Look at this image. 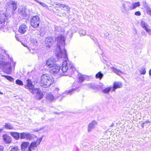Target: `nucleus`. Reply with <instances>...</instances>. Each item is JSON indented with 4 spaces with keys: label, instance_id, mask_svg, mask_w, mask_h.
<instances>
[{
    "label": "nucleus",
    "instance_id": "f257e3e1",
    "mask_svg": "<svg viewBox=\"0 0 151 151\" xmlns=\"http://www.w3.org/2000/svg\"><path fill=\"white\" fill-rule=\"evenodd\" d=\"M55 40L58 43L56 50V56L58 59H63V60L62 66L61 70L64 73L65 76H69L71 77V75L74 73L76 70V69L73 64L70 61L67 57V54L66 50L64 48L61 49L64 47L65 44V38L64 36L61 34L58 35L57 37H56Z\"/></svg>",
    "mask_w": 151,
    "mask_h": 151
},
{
    "label": "nucleus",
    "instance_id": "f03ea898",
    "mask_svg": "<svg viewBox=\"0 0 151 151\" xmlns=\"http://www.w3.org/2000/svg\"><path fill=\"white\" fill-rule=\"evenodd\" d=\"M26 84L24 85V88L28 89L29 91L34 94L35 93H36V99L37 100L41 99L43 97V93L41 92L39 88H35L34 86L30 79H28L26 81Z\"/></svg>",
    "mask_w": 151,
    "mask_h": 151
},
{
    "label": "nucleus",
    "instance_id": "7ed1b4c3",
    "mask_svg": "<svg viewBox=\"0 0 151 151\" xmlns=\"http://www.w3.org/2000/svg\"><path fill=\"white\" fill-rule=\"evenodd\" d=\"M54 82L53 78L50 75L45 73L43 74L40 78V85L46 88L49 87Z\"/></svg>",
    "mask_w": 151,
    "mask_h": 151
},
{
    "label": "nucleus",
    "instance_id": "20e7f679",
    "mask_svg": "<svg viewBox=\"0 0 151 151\" xmlns=\"http://www.w3.org/2000/svg\"><path fill=\"white\" fill-rule=\"evenodd\" d=\"M42 137H40L37 139L36 142H32L28 148L29 145L28 142H22L21 145L22 150L23 151H32L34 150L35 148L39 145L42 140Z\"/></svg>",
    "mask_w": 151,
    "mask_h": 151
},
{
    "label": "nucleus",
    "instance_id": "39448f33",
    "mask_svg": "<svg viewBox=\"0 0 151 151\" xmlns=\"http://www.w3.org/2000/svg\"><path fill=\"white\" fill-rule=\"evenodd\" d=\"M131 5V2L129 1H125L122 4L120 8L122 12L124 14L128 13L129 10H130V6Z\"/></svg>",
    "mask_w": 151,
    "mask_h": 151
},
{
    "label": "nucleus",
    "instance_id": "423d86ee",
    "mask_svg": "<svg viewBox=\"0 0 151 151\" xmlns=\"http://www.w3.org/2000/svg\"><path fill=\"white\" fill-rule=\"evenodd\" d=\"M40 20L39 16H33L31 19V24L32 26L34 28H37L39 26Z\"/></svg>",
    "mask_w": 151,
    "mask_h": 151
},
{
    "label": "nucleus",
    "instance_id": "0eeeda50",
    "mask_svg": "<svg viewBox=\"0 0 151 151\" xmlns=\"http://www.w3.org/2000/svg\"><path fill=\"white\" fill-rule=\"evenodd\" d=\"M8 15L6 14H0V29L3 28L6 25V23Z\"/></svg>",
    "mask_w": 151,
    "mask_h": 151
},
{
    "label": "nucleus",
    "instance_id": "6e6552de",
    "mask_svg": "<svg viewBox=\"0 0 151 151\" xmlns=\"http://www.w3.org/2000/svg\"><path fill=\"white\" fill-rule=\"evenodd\" d=\"M4 57L0 53V64H3V66L6 69L10 70H12V66L11 63L9 62H5L4 61Z\"/></svg>",
    "mask_w": 151,
    "mask_h": 151
},
{
    "label": "nucleus",
    "instance_id": "1a4fd4ad",
    "mask_svg": "<svg viewBox=\"0 0 151 151\" xmlns=\"http://www.w3.org/2000/svg\"><path fill=\"white\" fill-rule=\"evenodd\" d=\"M81 86V85L79 83V82H75L73 84L72 89L68 91H66V92L68 94H71L74 93L76 90H78Z\"/></svg>",
    "mask_w": 151,
    "mask_h": 151
},
{
    "label": "nucleus",
    "instance_id": "9d476101",
    "mask_svg": "<svg viewBox=\"0 0 151 151\" xmlns=\"http://www.w3.org/2000/svg\"><path fill=\"white\" fill-rule=\"evenodd\" d=\"M56 64H57L56 63L55 59L52 57L47 60L45 66L50 69Z\"/></svg>",
    "mask_w": 151,
    "mask_h": 151
},
{
    "label": "nucleus",
    "instance_id": "9b49d317",
    "mask_svg": "<svg viewBox=\"0 0 151 151\" xmlns=\"http://www.w3.org/2000/svg\"><path fill=\"white\" fill-rule=\"evenodd\" d=\"M54 41L52 37L48 36L47 37L45 40L46 46L48 48H50L52 46Z\"/></svg>",
    "mask_w": 151,
    "mask_h": 151
},
{
    "label": "nucleus",
    "instance_id": "f8f14e48",
    "mask_svg": "<svg viewBox=\"0 0 151 151\" xmlns=\"http://www.w3.org/2000/svg\"><path fill=\"white\" fill-rule=\"evenodd\" d=\"M50 69V71L51 73L53 75H56L58 74L60 69V66L57 64Z\"/></svg>",
    "mask_w": 151,
    "mask_h": 151
},
{
    "label": "nucleus",
    "instance_id": "ddd939ff",
    "mask_svg": "<svg viewBox=\"0 0 151 151\" xmlns=\"http://www.w3.org/2000/svg\"><path fill=\"white\" fill-rule=\"evenodd\" d=\"M7 5L8 7H7L9 10L13 9V10H15L17 8L16 4L14 1H10L8 2Z\"/></svg>",
    "mask_w": 151,
    "mask_h": 151
},
{
    "label": "nucleus",
    "instance_id": "4468645a",
    "mask_svg": "<svg viewBox=\"0 0 151 151\" xmlns=\"http://www.w3.org/2000/svg\"><path fill=\"white\" fill-rule=\"evenodd\" d=\"M32 138V136L29 133L25 132L20 133V138L21 139H26L27 140H30Z\"/></svg>",
    "mask_w": 151,
    "mask_h": 151
},
{
    "label": "nucleus",
    "instance_id": "2eb2a0df",
    "mask_svg": "<svg viewBox=\"0 0 151 151\" xmlns=\"http://www.w3.org/2000/svg\"><path fill=\"white\" fill-rule=\"evenodd\" d=\"M28 28L26 25L23 24L19 27L18 31L21 34H24L28 30Z\"/></svg>",
    "mask_w": 151,
    "mask_h": 151
},
{
    "label": "nucleus",
    "instance_id": "dca6fc26",
    "mask_svg": "<svg viewBox=\"0 0 151 151\" xmlns=\"http://www.w3.org/2000/svg\"><path fill=\"white\" fill-rule=\"evenodd\" d=\"M26 10L25 7H21L18 9V12L22 17H25L27 16Z\"/></svg>",
    "mask_w": 151,
    "mask_h": 151
},
{
    "label": "nucleus",
    "instance_id": "f3484780",
    "mask_svg": "<svg viewBox=\"0 0 151 151\" xmlns=\"http://www.w3.org/2000/svg\"><path fill=\"white\" fill-rule=\"evenodd\" d=\"M97 125L96 122L95 121H93L88 125V131L90 132Z\"/></svg>",
    "mask_w": 151,
    "mask_h": 151
},
{
    "label": "nucleus",
    "instance_id": "a211bd4d",
    "mask_svg": "<svg viewBox=\"0 0 151 151\" xmlns=\"http://www.w3.org/2000/svg\"><path fill=\"white\" fill-rule=\"evenodd\" d=\"M78 82L81 84L83 83L84 80H85L87 78V76L85 75H82L81 74H79L78 75Z\"/></svg>",
    "mask_w": 151,
    "mask_h": 151
},
{
    "label": "nucleus",
    "instance_id": "6ab92c4d",
    "mask_svg": "<svg viewBox=\"0 0 151 151\" xmlns=\"http://www.w3.org/2000/svg\"><path fill=\"white\" fill-rule=\"evenodd\" d=\"M4 141L6 143H10L11 142L12 139L11 137L7 134L4 135L3 136Z\"/></svg>",
    "mask_w": 151,
    "mask_h": 151
},
{
    "label": "nucleus",
    "instance_id": "aec40b11",
    "mask_svg": "<svg viewBox=\"0 0 151 151\" xmlns=\"http://www.w3.org/2000/svg\"><path fill=\"white\" fill-rule=\"evenodd\" d=\"M122 83L120 82H116L114 83L113 86L112 87V91H115V89L117 88H119L122 87Z\"/></svg>",
    "mask_w": 151,
    "mask_h": 151
},
{
    "label": "nucleus",
    "instance_id": "412c9836",
    "mask_svg": "<svg viewBox=\"0 0 151 151\" xmlns=\"http://www.w3.org/2000/svg\"><path fill=\"white\" fill-rule=\"evenodd\" d=\"M140 5V3L139 2H137L135 3H133L132 4L131 3V5L130 6V10H132L137 7L139 6Z\"/></svg>",
    "mask_w": 151,
    "mask_h": 151
},
{
    "label": "nucleus",
    "instance_id": "4be33fe9",
    "mask_svg": "<svg viewBox=\"0 0 151 151\" xmlns=\"http://www.w3.org/2000/svg\"><path fill=\"white\" fill-rule=\"evenodd\" d=\"M46 99L47 101H51L55 99L54 96L51 93H49L46 96Z\"/></svg>",
    "mask_w": 151,
    "mask_h": 151
},
{
    "label": "nucleus",
    "instance_id": "5701e85b",
    "mask_svg": "<svg viewBox=\"0 0 151 151\" xmlns=\"http://www.w3.org/2000/svg\"><path fill=\"white\" fill-rule=\"evenodd\" d=\"M10 134L16 140L19 139L20 137L19 134L17 132H10Z\"/></svg>",
    "mask_w": 151,
    "mask_h": 151
},
{
    "label": "nucleus",
    "instance_id": "b1692460",
    "mask_svg": "<svg viewBox=\"0 0 151 151\" xmlns=\"http://www.w3.org/2000/svg\"><path fill=\"white\" fill-rule=\"evenodd\" d=\"M4 129L8 130L12 129L13 128V126L12 124L9 123H5V125L4 126Z\"/></svg>",
    "mask_w": 151,
    "mask_h": 151
},
{
    "label": "nucleus",
    "instance_id": "393cba45",
    "mask_svg": "<svg viewBox=\"0 0 151 151\" xmlns=\"http://www.w3.org/2000/svg\"><path fill=\"white\" fill-rule=\"evenodd\" d=\"M111 70L115 73L118 75H120L123 74V73L120 70H118L114 67H113L111 68Z\"/></svg>",
    "mask_w": 151,
    "mask_h": 151
},
{
    "label": "nucleus",
    "instance_id": "a878e982",
    "mask_svg": "<svg viewBox=\"0 0 151 151\" xmlns=\"http://www.w3.org/2000/svg\"><path fill=\"white\" fill-rule=\"evenodd\" d=\"M30 42L34 46H36L38 45L37 40L35 38H31Z\"/></svg>",
    "mask_w": 151,
    "mask_h": 151
},
{
    "label": "nucleus",
    "instance_id": "bb28decb",
    "mask_svg": "<svg viewBox=\"0 0 151 151\" xmlns=\"http://www.w3.org/2000/svg\"><path fill=\"white\" fill-rule=\"evenodd\" d=\"M34 1H36V2L40 4L43 7H44L46 9L50 10V9L47 6V5L45 3L42 2H41L37 0H34Z\"/></svg>",
    "mask_w": 151,
    "mask_h": 151
},
{
    "label": "nucleus",
    "instance_id": "cd10ccee",
    "mask_svg": "<svg viewBox=\"0 0 151 151\" xmlns=\"http://www.w3.org/2000/svg\"><path fill=\"white\" fill-rule=\"evenodd\" d=\"M140 25L145 30L147 27L148 24L145 21L142 20L140 22Z\"/></svg>",
    "mask_w": 151,
    "mask_h": 151
},
{
    "label": "nucleus",
    "instance_id": "c85d7f7f",
    "mask_svg": "<svg viewBox=\"0 0 151 151\" xmlns=\"http://www.w3.org/2000/svg\"><path fill=\"white\" fill-rule=\"evenodd\" d=\"M112 86H110L102 90V92L104 93H108L111 89H112Z\"/></svg>",
    "mask_w": 151,
    "mask_h": 151
},
{
    "label": "nucleus",
    "instance_id": "c756f323",
    "mask_svg": "<svg viewBox=\"0 0 151 151\" xmlns=\"http://www.w3.org/2000/svg\"><path fill=\"white\" fill-rule=\"evenodd\" d=\"M62 7L63 8V9L66 11L68 12H69L70 10V7L67 5H66L65 4H63V5H61Z\"/></svg>",
    "mask_w": 151,
    "mask_h": 151
},
{
    "label": "nucleus",
    "instance_id": "7c9ffc66",
    "mask_svg": "<svg viewBox=\"0 0 151 151\" xmlns=\"http://www.w3.org/2000/svg\"><path fill=\"white\" fill-rule=\"evenodd\" d=\"M103 76V74L100 71L96 75V77L97 78H99L101 80Z\"/></svg>",
    "mask_w": 151,
    "mask_h": 151
},
{
    "label": "nucleus",
    "instance_id": "2f4dec72",
    "mask_svg": "<svg viewBox=\"0 0 151 151\" xmlns=\"http://www.w3.org/2000/svg\"><path fill=\"white\" fill-rule=\"evenodd\" d=\"M145 8L146 9L147 14L151 16V8L148 6H146Z\"/></svg>",
    "mask_w": 151,
    "mask_h": 151
},
{
    "label": "nucleus",
    "instance_id": "473e14b6",
    "mask_svg": "<svg viewBox=\"0 0 151 151\" xmlns=\"http://www.w3.org/2000/svg\"><path fill=\"white\" fill-rule=\"evenodd\" d=\"M79 32L81 36H84L86 34V31L82 29H79Z\"/></svg>",
    "mask_w": 151,
    "mask_h": 151
},
{
    "label": "nucleus",
    "instance_id": "72a5a7b5",
    "mask_svg": "<svg viewBox=\"0 0 151 151\" xmlns=\"http://www.w3.org/2000/svg\"><path fill=\"white\" fill-rule=\"evenodd\" d=\"M2 76L4 77L6 79H7V80H8L9 81H12L14 80V79L12 77L10 76L5 75H3Z\"/></svg>",
    "mask_w": 151,
    "mask_h": 151
},
{
    "label": "nucleus",
    "instance_id": "f704fd0d",
    "mask_svg": "<svg viewBox=\"0 0 151 151\" xmlns=\"http://www.w3.org/2000/svg\"><path fill=\"white\" fill-rule=\"evenodd\" d=\"M15 82L16 84L19 85L21 86L23 85V83L22 81L19 79H18L17 80L15 81Z\"/></svg>",
    "mask_w": 151,
    "mask_h": 151
},
{
    "label": "nucleus",
    "instance_id": "c9c22d12",
    "mask_svg": "<svg viewBox=\"0 0 151 151\" xmlns=\"http://www.w3.org/2000/svg\"><path fill=\"white\" fill-rule=\"evenodd\" d=\"M139 72L141 74H145L146 73L145 68L144 67L142 68L139 70Z\"/></svg>",
    "mask_w": 151,
    "mask_h": 151
},
{
    "label": "nucleus",
    "instance_id": "e433bc0d",
    "mask_svg": "<svg viewBox=\"0 0 151 151\" xmlns=\"http://www.w3.org/2000/svg\"><path fill=\"white\" fill-rule=\"evenodd\" d=\"M109 35V33L106 32H105L103 34H101V36L102 37H106Z\"/></svg>",
    "mask_w": 151,
    "mask_h": 151
},
{
    "label": "nucleus",
    "instance_id": "4c0bfd02",
    "mask_svg": "<svg viewBox=\"0 0 151 151\" xmlns=\"http://www.w3.org/2000/svg\"><path fill=\"white\" fill-rule=\"evenodd\" d=\"M60 26H55V31L59 32L60 30Z\"/></svg>",
    "mask_w": 151,
    "mask_h": 151
},
{
    "label": "nucleus",
    "instance_id": "58836bf2",
    "mask_svg": "<svg viewBox=\"0 0 151 151\" xmlns=\"http://www.w3.org/2000/svg\"><path fill=\"white\" fill-rule=\"evenodd\" d=\"M149 35H151V29L147 28L145 29Z\"/></svg>",
    "mask_w": 151,
    "mask_h": 151
},
{
    "label": "nucleus",
    "instance_id": "ea45409f",
    "mask_svg": "<svg viewBox=\"0 0 151 151\" xmlns=\"http://www.w3.org/2000/svg\"><path fill=\"white\" fill-rule=\"evenodd\" d=\"M10 151H19V150L18 149L17 147H14L10 150Z\"/></svg>",
    "mask_w": 151,
    "mask_h": 151
},
{
    "label": "nucleus",
    "instance_id": "a19ab883",
    "mask_svg": "<svg viewBox=\"0 0 151 151\" xmlns=\"http://www.w3.org/2000/svg\"><path fill=\"white\" fill-rule=\"evenodd\" d=\"M63 5V4H60V3L56 4H55V6H56L55 7H60V8H62V6L61 5Z\"/></svg>",
    "mask_w": 151,
    "mask_h": 151
},
{
    "label": "nucleus",
    "instance_id": "79ce46f5",
    "mask_svg": "<svg viewBox=\"0 0 151 151\" xmlns=\"http://www.w3.org/2000/svg\"><path fill=\"white\" fill-rule=\"evenodd\" d=\"M134 14L135 15L137 16H140L141 14V13L139 11H137L135 12Z\"/></svg>",
    "mask_w": 151,
    "mask_h": 151
},
{
    "label": "nucleus",
    "instance_id": "37998d69",
    "mask_svg": "<svg viewBox=\"0 0 151 151\" xmlns=\"http://www.w3.org/2000/svg\"><path fill=\"white\" fill-rule=\"evenodd\" d=\"M141 34L142 36H146V34L145 33V32L144 30H142L141 32Z\"/></svg>",
    "mask_w": 151,
    "mask_h": 151
},
{
    "label": "nucleus",
    "instance_id": "c03bdc74",
    "mask_svg": "<svg viewBox=\"0 0 151 151\" xmlns=\"http://www.w3.org/2000/svg\"><path fill=\"white\" fill-rule=\"evenodd\" d=\"M150 123V122L148 120L144 122L143 123V124H145V125L146 124H147V123Z\"/></svg>",
    "mask_w": 151,
    "mask_h": 151
},
{
    "label": "nucleus",
    "instance_id": "a18cd8bd",
    "mask_svg": "<svg viewBox=\"0 0 151 151\" xmlns=\"http://www.w3.org/2000/svg\"><path fill=\"white\" fill-rule=\"evenodd\" d=\"M15 38L19 42H21V41H20V40L19 39L17 35H16L15 36Z\"/></svg>",
    "mask_w": 151,
    "mask_h": 151
},
{
    "label": "nucleus",
    "instance_id": "49530a36",
    "mask_svg": "<svg viewBox=\"0 0 151 151\" xmlns=\"http://www.w3.org/2000/svg\"><path fill=\"white\" fill-rule=\"evenodd\" d=\"M4 147L3 146L0 145V151H3V150Z\"/></svg>",
    "mask_w": 151,
    "mask_h": 151
},
{
    "label": "nucleus",
    "instance_id": "de8ad7c7",
    "mask_svg": "<svg viewBox=\"0 0 151 151\" xmlns=\"http://www.w3.org/2000/svg\"><path fill=\"white\" fill-rule=\"evenodd\" d=\"M4 127L3 128L0 129V132H1L3 131V130H4Z\"/></svg>",
    "mask_w": 151,
    "mask_h": 151
},
{
    "label": "nucleus",
    "instance_id": "09e8293b",
    "mask_svg": "<svg viewBox=\"0 0 151 151\" xmlns=\"http://www.w3.org/2000/svg\"><path fill=\"white\" fill-rule=\"evenodd\" d=\"M88 85H90L91 86V88H93V85L91 84H88Z\"/></svg>",
    "mask_w": 151,
    "mask_h": 151
},
{
    "label": "nucleus",
    "instance_id": "8fccbe9b",
    "mask_svg": "<svg viewBox=\"0 0 151 151\" xmlns=\"http://www.w3.org/2000/svg\"><path fill=\"white\" fill-rule=\"evenodd\" d=\"M149 74L150 76H151V69H150L149 71Z\"/></svg>",
    "mask_w": 151,
    "mask_h": 151
},
{
    "label": "nucleus",
    "instance_id": "3c124183",
    "mask_svg": "<svg viewBox=\"0 0 151 151\" xmlns=\"http://www.w3.org/2000/svg\"><path fill=\"white\" fill-rule=\"evenodd\" d=\"M44 35V33H41L40 32V35L41 36H42Z\"/></svg>",
    "mask_w": 151,
    "mask_h": 151
},
{
    "label": "nucleus",
    "instance_id": "603ef678",
    "mask_svg": "<svg viewBox=\"0 0 151 151\" xmlns=\"http://www.w3.org/2000/svg\"><path fill=\"white\" fill-rule=\"evenodd\" d=\"M15 63H14L13 65V66L14 67V68H15Z\"/></svg>",
    "mask_w": 151,
    "mask_h": 151
},
{
    "label": "nucleus",
    "instance_id": "864d4df0",
    "mask_svg": "<svg viewBox=\"0 0 151 151\" xmlns=\"http://www.w3.org/2000/svg\"><path fill=\"white\" fill-rule=\"evenodd\" d=\"M144 125H145V124H143V123H142V127H144Z\"/></svg>",
    "mask_w": 151,
    "mask_h": 151
},
{
    "label": "nucleus",
    "instance_id": "5fc2aeb1",
    "mask_svg": "<svg viewBox=\"0 0 151 151\" xmlns=\"http://www.w3.org/2000/svg\"><path fill=\"white\" fill-rule=\"evenodd\" d=\"M114 123H112L111 124V127H113V126H114Z\"/></svg>",
    "mask_w": 151,
    "mask_h": 151
},
{
    "label": "nucleus",
    "instance_id": "6e6d98bb",
    "mask_svg": "<svg viewBox=\"0 0 151 151\" xmlns=\"http://www.w3.org/2000/svg\"><path fill=\"white\" fill-rule=\"evenodd\" d=\"M55 89H56V90L57 91H58L59 90V89L58 88H56Z\"/></svg>",
    "mask_w": 151,
    "mask_h": 151
},
{
    "label": "nucleus",
    "instance_id": "4d7b16f0",
    "mask_svg": "<svg viewBox=\"0 0 151 151\" xmlns=\"http://www.w3.org/2000/svg\"><path fill=\"white\" fill-rule=\"evenodd\" d=\"M22 45H23L25 47H26V46L25 45H24V44H23V43H22Z\"/></svg>",
    "mask_w": 151,
    "mask_h": 151
},
{
    "label": "nucleus",
    "instance_id": "13d9d810",
    "mask_svg": "<svg viewBox=\"0 0 151 151\" xmlns=\"http://www.w3.org/2000/svg\"><path fill=\"white\" fill-rule=\"evenodd\" d=\"M0 94H3V93H2L1 92H0Z\"/></svg>",
    "mask_w": 151,
    "mask_h": 151
},
{
    "label": "nucleus",
    "instance_id": "bf43d9fd",
    "mask_svg": "<svg viewBox=\"0 0 151 151\" xmlns=\"http://www.w3.org/2000/svg\"><path fill=\"white\" fill-rule=\"evenodd\" d=\"M135 32H136V33H137V31L136 30H135Z\"/></svg>",
    "mask_w": 151,
    "mask_h": 151
}]
</instances>
